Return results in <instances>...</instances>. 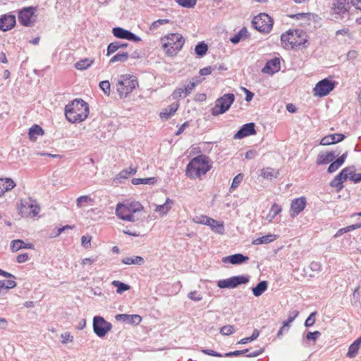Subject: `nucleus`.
Masks as SVG:
<instances>
[{
	"label": "nucleus",
	"mask_w": 361,
	"mask_h": 361,
	"mask_svg": "<svg viewBox=\"0 0 361 361\" xmlns=\"http://www.w3.org/2000/svg\"><path fill=\"white\" fill-rule=\"evenodd\" d=\"M89 105L82 99H75L65 106V116L72 123L85 121L89 115Z\"/></svg>",
	"instance_id": "nucleus-1"
},
{
	"label": "nucleus",
	"mask_w": 361,
	"mask_h": 361,
	"mask_svg": "<svg viewBox=\"0 0 361 361\" xmlns=\"http://www.w3.org/2000/svg\"><path fill=\"white\" fill-rule=\"evenodd\" d=\"M282 46L286 49H301L307 47V36L302 30H289L281 36Z\"/></svg>",
	"instance_id": "nucleus-2"
},
{
	"label": "nucleus",
	"mask_w": 361,
	"mask_h": 361,
	"mask_svg": "<svg viewBox=\"0 0 361 361\" xmlns=\"http://www.w3.org/2000/svg\"><path fill=\"white\" fill-rule=\"evenodd\" d=\"M209 162V159L206 155L195 157L186 166V176L190 178H200L210 170L211 166Z\"/></svg>",
	"instance_id": "nucleus-3"
},
{
	"label": "nucleus",
	"mask_w": 361,
	"mask_h": 361,
	"mask_svg": "<svg viewBox=\"0 0 361 361\" xmlns=\"http://www.w3.org/2000/svg\"><path fill=\"white\" fill-rule=\"evenodd\" d=\"M144 209V207L139 202L126 201L123 203L119 202L116 207V216L124 221L134 222L138 220L135 214Z\"/></svg>",
	"instance_id": "nucleus-4"
},
{
	"label": "nucleus",
	"mask_w": 361,
	"mask_h": 361,
	"mask_svg": "<svg viewBox=\"0 0 361 361\" xmlns=\"http://www.w3.org/2000/svg\"><path fill=\"white\" fill-rule=\"evenodd\" d=\"M162 47L166 54L169 56H176L181 50L185 39L179 33H171L161 39Z\"/></svg>",
	"instance_id": "nucleus-5"
},
{
	"label": "nucleus",
	"mask_w": 361,
	"mask_h": 361,
	"mask_svg": "<svg viewBox=\"0 0 361 361\" xmlns=\"http://www.w3.org/2000/svg\"><path fill=\"white\" fill-rule=\"evenodd\" d=\"M117 91L121 97H126L138 85L137 80L133 75H121L117 82Z\"/></svg>",
	"instance_id": "nucleus-6"
},
{
	"label": "nucleus",
	"mask_w": 361,
	"mask_h": 361,
	"mask_svg": "<svg viewBox=\"0 0 361 361\" xmlns=\"http://www.w3.org/2000/svg\"><path fill=\"white\" fill-rule=\"evenodd\" d=\"M235 101V95L227 93L218 98L215 102V106L212 109L211 114L214 116L226 113Z\"/></svg>",
	"instance_id": "nucleus-7"
},
{
	"label": "nucleus",
	"mask_w": 361,
	"mask_h": 361,
	"mask_svg": "<svg viewBox=\"0 0 361 361\" xmlns=\"http://www.w3.org/2000/svg\"><path fill=\"white\" fill-rule=\"evenodd\" d=\"M273 20L267 13H260L252 20L253 27L263 33H269L273 27Z\"/></svg>",
	"instance_id": "nucleus-8"
},
{
	"label": "nucleus",
	"mask_w": 361,
	"mask_h": 361,
	"mask_svg": "<svg viewBox=\"0 0 361 361\" xmlns=\"http://www.w3.org/2000/svg\"><path fill=\"white\" fill-rule=\"evenodd\" d=\"M337 82L329 78L319 81L313 89V94L316 97H323L328 95L336 87Z\"/></svg>",
	"instance_id": "nucleus-9"
},
{
	"label": "nucleus",
	"mask_w": 361,
	"mask_h": 361,
	"mask_svg": "<svg viewBox=\"0 0 361 361\" xmlns=\"http://www.w3.org/2000/svg\"><path fill=\"white\" fill-rule=\"evenodd\" d=\"M250 281L247 275L234 276L226 279L219 280L217 286L219 288H235L240 285L247 284Z\"/></svg>",
	"instance_id": "nucleus-10"
},
{
	"label": "nucleus",
	"mask_w": 361,
	"mask_h": 361,
	"mask_svg": "<svg viewBox=\"0 0 361 361\" xmlns=\"http://www.w3.org/2000/svg\"><path fill=\"white\" fill-rule=\"evenodd\" d=\"M37 7L28 6L25 7L18 12V20L23 25L26 27L31 26L36 21Z\"/></svg>",
	"instance_id": "nucleus-11"
},
{
	"label": "nucleus",
	"mask_w": 361,
	"mask_h": 361,
	"mask_svg": "<svg viewBox=\"0 0 361 361\" xmlns=\"http://www.w3.org/2000/svg\"><path fill=\"white\" fill-rule=\"evenodd\" d=\"M92 326L94 333L99 338H104L112 328L111 324L101 316L94 317Z\"/></svg>",
	"instance_id": "nucleus-12"
},
{
	"label": "nucleus",
	"mask_w": 361,
	"mask_h": 361,
	"mask_svg": "<svg viewBox=\"0 0 361 361\" xmlns=\"http://www.w3.org/2000/svg\"><path fill=\"white\" fill-rule=\"evenodd\" d=\"M39 210V206L35 201L30 199L25 202H21L19 208V212L23 216L35 217L38 214Z\"/></svg>",
	"instance_id": "nucleus-13"
},
{
	"label": "nucleus",
	"mask_w": 361,
	"mask_h": 361,
	"mask_svg": "<svg viewBox=\"0 0 361 361\" xmlns=\"http://www.w3.org/2000/svg\"><path fill=\"white\" fill-rule=\"evenodd\" d=\"M307 204V200L305 197H300L294 199L291 202L290 215L294 218L304 210Z\"/></svg>",
	"instance_id": "nucleus-14"
},
{
	"label": "nucleus",
	"mask_w": 361,
	"mask_h": 361,
	"mask_svg": "<svg viewBox=\"0 0 361 361\" xmlns=\"http://www.w3.org/2000/svg\"><path fill=\"white\" fill-rule=\"evenodd\" d=\"M255 123H247L243 125L240 128L234 135L233 138L235 140H240L247 136L256 135Z\"/></svg>",
	"instance_id": "nucleus-15"
},
{
	"label": "nucleus",
	"mask_w": 361,
	"mask_h": 361,
	"mask_svg": "<svg viewBox=\"0 0 361 361\" xmlns=\"http://www.w3.org/2000/svg\"><path fill=\"white\" fill-rule=\"evenodd\" d=\"M16 23V16L12 14H4L0 16V30H11Z\"/></svg>",
	"instance_id": "nucleus-16"
},
{
	"label": "nucleus",
	"mask_w": 361,
	"mask_h": 361,
	"mask_svg": "<svg viewBox=\"0 0 361 361\" xmlns=\"http://www.w3.org/2000/svg\"><path fill=\"white\" fill-rule=\"evenodd\" d=\"M280 69V59L278 57H275L267 61L265 66L262 69V72L263 73L273 75L276 73H278Z\"/></svg>",
	"instance_id": "nucleus-17"
},
{
	"label": "nucleus",
	"mask_w": 361,
	"mask_h": 361,
	"mask_svg": "<svg viewBox=\"0 0 361 361\" xmlns=\"http://www.w3.org/2000/svg\"><path fill=\"white\" fill-rule=\"evenodd\" d=\"M249 260V257L241 253H237L228 255L222 258V262L225 264L230 263L231 264H242Z\"/></svg>",
	"instance_id": "nucleus-18"
},
{
	"label": "nucleus",
	"mask_w": 361,
	"mask_h": 361,
	"mask_svg": "<svg viewBox=\"0 0 361 361\" xmlns=\"http://www.w3.org/2000/svg\"><path fill=\"white\" fill-rule=\"evenodd\" d=\"M340 152L338 150L329 151L326 154L320 152L317 156L316 163L317 165L327 164L331 162L335 159L336 156H338Z\"/></svg>",
	"instance_id": "nucleus-19"
},
{
	"label": "nucleus",
	"mask_w": 361,
	"mask_h": 361,
	"mask_svg": "<svg viewBox=\"0 0 361 361\" xmlns=\"http://www.w3.org/2000/svg\"><path fill=\"white\" fill-rule=\"evenodd\" d=\"M115 319L133 325H138L142 322V317L138 314H118Z\"/></svg>",
	"instance_id": "nucleus-20"
},
{
	"label": "nucleus",
	"mask_w": 361,
	"mask_h": 361,
	"mask_svg": "<svg viewBox=\"0 0 361 361\" xmlns=\"http://www.w3.org/2000/svg\"><path fill=\"white\" fill-rule=\"evenodd\" d=\"M345 135L342 133H334L324 137L321 141L322 145H330L343 141L345 139Z\"/></svg>",
	"instance_id": "nucleus-21"
},
{
	"label": "nucleus",
	"mask_w": 361,
	"mask_h": 361,
	"mask_svg": "<svg viewBox=\"0 0 361 361\" xmlns=\"http://www.w3.org/2000/svg\"><path fill=\"white\" fill-rule=\"evenodd\" d=\"M34 245L32 243H25L20 239L12 240L11 243V250L13 252H16L20 249H34Z\"/></svg>",
	"instance_id": "nucleus-22"
},
{
	"label": "nucleus",
	"mask_w": 361,
	"mask_h": 361,
	"mask_svg": "<svg viewBox=\"0 0 361 361\" xmlns=\"http://www.w3.org/2000/svg\"><path fill=\"white\" fill-rule=\"evenodd\" d=\"M202 80H203V79H201L198 76L193 77L188 84H185L183 87V88L184 90L183 97H185L188 96L192 92V91L195 89V87L198 84H200Z\"/></svg>",
	"instance_id": "nucleus-23"
},
{
	"label": "nucleus",
	"mask_w": 361,
	"mask_h": 361,
	"mask_svg": "<svg viewBox=\"0 0 361 361\" xmlns=\"http://www.w3.org/2000/svg\"><path fill=\"white\" fill-rule=\"evenodd\" d=\"M173 204L174 201L168 197L163 204L157 205L154 211L162 216L166 215L171 209Z\"/></svg>",
	"instance_id": "nucleus-24"
},
{
	"label": "nucleus",
	"mask_w": 361,
	"mask_h": 361,
	"mask_svg": "<svg viewBox=\"0 0 361 361\" xmlns=\"http://www.w3.org/2000/svg\"><path fill=\"white\" fill-rule=\"evenodd\" d=\"M16 183L9 178H0V197L6 191L14 188Z\"/></svg>",
	"instance_id": "nucleus-25"
},
{
	"label": "nucleus",
	"mask_w": 361,
	"mask_h": 361,
	"mask_svg": "<svg viewBox=\"0 0 361 361\" xmlns=\"http://www.w3.org/2000/svg\"><path fill=\"white\" fill-rule=\"evenodd\" d=\"M347 0H334L332 9L337 14H343L347 12Z\"/></svg>",
	"instance_id": "nucleus-26"
},
{
	"label": "nucleus",
	"mask_w": 361,
	"mask_h": 361,
	"mask_svg": "<svg viewBox=\"0 0 361 361\" xmlns=\"http://www.w3.org/2000/svg\"><path fill=\"white\" fill-rule=\"evenodd\" d=\"M178 104L173 103L160 113L161 119L168 120L178 109Z\"/></svg>",
	"instance_id": "nucleus-27"
},
{
	"label": "nucleus",
	"mask_w": 361,
	"mask_h": 361,
	"mask_svg": "<svg viewBox=\"0 0 361 361\" xmlns=\"http://www.w3.org/2000/svg\"><path fill=\"white\" fill-rule=\"evenodd\" d=\"M267 288L268 282L267 281H262L252 288V293L255 297H259L267 290Z\"/></svg>",
	"instance_id": "nucleus-28"
},
{
	"label": "nucleus",
	"mask_w": 361,
	"mask_h": 361,
	"mask_svg": "<svg viewBox=\"0 0 361 361\" xmlns=\"http://www.w3.org/2000/svg\"><path fill=\"white\" fill-rule=\"evenodd\" d=\"M128 46L127 43L121 42H114L110 43L107 47V56H110L114 54L119 49H124Z\"/></svg>",
	"instance_id": "nucleus-29"
},
{
	"label": "nucleus",
	"mask_w": 361,
	"mask_h": 361,
	"mask_svg": "<svg viewBox=\"0 0 361 361\" xmlns=\"http://www.w3.org/2000/svg\"><path fill=\"white\" fill-rule=\"evenodd\" d=\"M121 262L128 265H142L145 263V259L140 256L126 257L122 259Z\"/></svg>",
	"instance_id": "nucleus-30"
},
{
	"label": "nucleus",
	"mask_w": 361,
	"mask_h": 361,
	"mask_svg": "<svg viewBox=\"0 0 361 361\" xmlns=\"http://www.w3.org/2000/svg\"><path fill=\"white\" fill-rule=\"evenodd\" d=\"M277 238L278 236L276 235L268 234L253 240L252 243L253 245L267 244L274 241Z\"/></svg>",
	"instance_id": "nucleus-31"
},
{
	"label": "nucleus",
	"mask_w": 361,
	"mask_h": 361,
	"mask_svg": "<svg viewBox=\"0 0 361 361\" xmlns=\"http://www.w3.org/2000/svg\"><path fill=\"white\" fill-rule=\"evenodd\" d=\"M44 134V130L37 124L33 125L28 131V136L30 140H36L38 135Z\"/></svg>",
	"instance_id": "nucleus-32"
},
{
	"label": "nucleus",
	"mask_w": 361,
	"mask_h": 361,
	"mask_svg": "<svg viewBox=\"0 0 361 361\" xmlns=\"http://www.w3.org/2000/svg\"><path fill=\"white\" fill-rule=\"evenodd\" d=\"M14 279H15L0 281V293L1 295L5 293V290H8L16 286V282Z\"/></svg>",
	"instance_id": "nucleus-33"
},
{
	"label": "nucleus",
	"mask_w": 361,
	"mask_h": 361,
	"mask_svg": "<svg viewBox=\"0 0 361 361\" xmlns=\"http://www.w3.org/2000/svg\"><path fill=\"white\" fill-rule=\"evenodd\" d=\"M94 61V59L85 58L75 63V67L78 70H86L93 64Z\"/></svg>",
	"instance_id": "nucleus-34"
},
{
	"label": "nucleus",
	"mask_w": 361,
	"mask_h": 361,
	"mask_svg": "<svg viewBox=\"0 0 361 361\" xmlns=\"http://www.w3.org/2000/svg\"><path fill=\"white\" fill-rule=\"evenodd\" d=\"M290 18H295L297 20L305 18L307 20H312L314 22H317V19L319 18L317 15L310 13H299L297 14L291 15Z\"/></svg>",
	"instance_id": "nucleus-35"
},
{
	"label": "nucleus",
	"mask_w": 361,
	"mask_h": 361,
	"mask_svg": "<svg viewBox=\"0 0 361 361\" xmlns=\"http://www.w3.org/2000/svg\"><path fill=\"white\" fill-rule=\"evenodd\" d=\"M247 32H248L247 28L244 27L242 29H240V30H239L233 37H231L230 41L233 44H236L239 43L243 37H246Z\"/></svg>",
	"instance_id": "nucleus-36"
},
{
	"label": "nucleus",
	"mask_w": 361,
	"mask_h": 361,
	"mask_svg": "<svg viewBox=\"0 0 361 361\" xmlns=\"http://www.w3.org/2000/svg\"><path fill=\"white\" fill-rule=\"evenodd\" d=\"M345 180L338 174L330 182L329 185L332 188H335L337 192H340L343 188V183Z\"/></svg>",
	"instance_id": "nucleus-37"
},
{
	"label": "nucleus",
	"mask_w": 361,
	"mask_h": 361,
	"mask_svg": "<svg viewBox=\"0 0 361 361\" xmlns=\"http://www.w3.org/2000/svg\"><path fill=\"white\" fill-rule=\"evenodd\" d=\"M128 32H129V30H126L121 27H114L112 30L113 35L116 37L119 38V39H126Z\"/></svg>",
	"instance_id": "nucleus-38"
},
{
	"label": "nucleus",
	"mask_w": 361,
	"mask_h": 361,
	"mask_svg": "<svg viewBox=\"0 0 361 361\" xmlns=\"http://www.w3.org/2000/svg\"><path fill=\"white\" fill-rule=\"evenodd\" d=\"M208 51V46L207 44L204 42H199L195 48V53L200 56L202 57L204 56Z\"/></svg>",
	"instance_id": "nucleus-39"
},
{
	"label": "nucleus",
	"mask_w": 361,
	"mask_h": 361,
	"mask_svg": "<svg viewBox=\"0 0 361 361\" xmlns=\"http://www.w3.org/2000/svg\"><path fill=\"white\" fill-rule=\"evenodd\" d=\"M214 222L215 223L211 222L210 224L207 226H209L214 232L219 234H224L225 229L223 222H219L215 219Z\"/></svg>",
	"instance_id": "nucleus-40"
},
{
	"label": "nucleus",
	"mask_w": 361,
	"mask_h": 361,
	"mask_svg": "<svg viewBox=\"0 0 361 361\" xmlns=\"http://www.w3.org/2000/svg\"><path fill=\"white\" fill-rule=\"evenodd\" d=\"M112 285L117 288L116 292L119 294H121L130 288L129 285L119 281H113Z\"/></svg>",
	"instance_id": "nucleus-41"
},
{
	"label": "nucleus",
	"mask_w": 361,
	"mask_h": 361,
	"mask_svg": "<svg viewBox=\"0 0 361 361\" xmlns=\"http://www.w3.org/2000/svg\"><path fill=\"white\" fill-rule=\"evenodd\" d=\"M131 182L133 185H139V184L153 185L156 182V178H133Z\"/></svg>",
	"instance_id": "nucleus-42"
},
{
	"label": "nucleus",
	"mask_w": 361,
	"mask_h": 361,
	"mask_svg": "<svg viewBox=\"0 0 361 361\" xmlns=\"http://www.w3.org/2000/svg\"><path fill=\"white\" fill-rule=\"evenodd\" d=\"M281 212V207L274 203L269 211V214L267 216V219L271 221L272 219Z\"/></svg>",
	"instance_id": "nucleus-43"
},
{
	"label": "nucleus",
	"mask_w": 361,
	"mask_h": 361,
	"mask_svg": "<svg viewBox=\"0 0 361 361\" xmlns=\"http://www.w3.org/2000/svg\"><path fill=\"white\" fill-rule=\"evenodd\" d=\"M137 172L136 168L130 167L122 170L118 175V178L121 179H127L129 176L135 174Z\"/></svg>",
	"instance_id": "nucleus-44"
},
{
	"label": "nucleus",
	"mask_w": 361,
	"mask_h": 361,
	"mask_svg": "<svg viewBox=\"0 0 361 361\" xmlns=\"http://www.w3.org/2000/svg\"><path fill=\"white\" fill-rule=\"evenodd\" d=\"M298 314L299 312L295 310L289 312L288 319L283 322V326H287L286 331H288V328L290 327V324L295 319Z\"/></svg>",
	"instance_id": "nucleus-45"
},
{
	"label": "nucleus",
	"mask_w": 361,
	"mask_h": 361,
	"mask_svg": "<svg viewBox=\"0 0 361 361\" xmlns=\"http://www.w3.org/2000/svg\"><path fill=\"white\" fill-rule=\"evenodd\" d=\"M128 52H123V53H118L116 55H114L109 61L111 63H115V62H125L128 59Z\"/></svg>",
	"instance_id": "nucleus-46"
},
{
	"label": "nucleus",
	"mask_w": 361,
	"mask_h": 361,
	"mask_svg": "<svg viewBox=\"0 0 361 361\" xmlns=\"http://www.w3.org/2000/svg\"><path fill=\"white\" fill-rule=\"evenodd\" d=\"M193 221L197 224H200L202 225H208L210 224V223H215L214 219L212 218H210L207 216H195L193 219Z\"/></svg>",
	"instance_id": "nucleus-47"
},
{
	"label": "nucleus",
	"mask_w": 361,
	"mask_h": 361,
	"mask_svg": "<svg viewBox=\"0 0 361 361\" xmlns=\"http://www.w3.org/2000/svg\"><path fill=\"white\" fill-rule=\"evenodd\" d=\"M359 349L360 348L357 344L353 343L348 348L346 356L350 358L355 357L357 355Z\"/></svg>",
	"instance_id": "nucleus-48"
},
{
	"label": "nucleus",
	"mask_w": 361,
	"mask_h": 361,
	"mask_svg": "<svg viewBox=\"0 0 361 361\" xmlns=\"http://www.w3.org/2000/svg\"><path fill=\"white\" fill-rule=\"evenodd\" d=\"M243 175L242 173H239L237 176H235L233 179L231 186L230 187V192L236 189L239 186L240 183L243 181Z\"/></svg>",
	"instance_id": "nucleus-49"
},
{
	"label": "nucleus",
	"mask_w": 361,
	"mask_h": 361,
	"mask_svg": "<svg viewBox=\"0 0 361 361\" xmlns=\"http://www.w3.org/2000/svg\"><path fill=\"white\" fill-rule=\"evenodd\" d=\"M176 2L184 8H193L197 3V0H176Z\"/></svg>",
	"instance_id": "nucleus-50"
},
{
	"label": "nucleus",
	"mask_w": 361,
	"mask_h": 361,
	"mask_svg": "<svg viewBox=\"0 0 361 361\" xmlns=\"http://www.w3.org/2000/svg\"><path fill=\"white\" fill-rule=\"evenodd\" d=\"M99 87L103 91V92L109 96L110 94V82L108 80H103L99 82Z\"/></svg>",
	"instance_id": "nucleus-51"
},
{
	"label": "nucleus",
	"mask_w": 361,
	"mask_h": 361,
	"mask_svg": "<svg viewBox=\"0 0 361 361\" xmlns=\"http://www.w3.org/2000/svg\"><path fill=\"white\" fill-rule=\"evenodd\" d=\"M235 331L233 325H226L221 328L220 333L225 336H229L232 334Z\"/></svg>",
	"instance_id": "nucleus-52"
},
{
	"label": "nucleus",
	"mask_w": 361,
	"mask_h": 361,
	"mask_svg": "<svg viewBox=\"0 0 361 361\" xmlns=\"http://www.w3.org/2000/svg\"><path fill=\"white\" fill-rule=\"evenodd\" d=\"M354 170V166L345 167L341 170L338 175L344 180H346L348 178V173Z\"/></svg>",
	"instance_id": "nucleus-53"
},
{
	"label": "nucleus",
	"mask_w": 361,
	"mask_h": 361,
	"mask_svg": "<svg viewBox=\"0 0 361 361\" xmlns=\"http://www.w3.org/2000/svg\"><path fill=\"white\" fill-rule=\"evenodd\" d=\"M321 336V332L319 331H315L313 332L309 331L306 334V339L310 341L315 342L317 339Z\"/></svg>",
	"instance_id": "nucleus-54"
},
{
	"label": "nucleus",
	"mask_w": 361,
	"mask_h": 361,
	"mask_svg": "<svg viewBox=\"0 0 361 361\" xmlns=\"http://www.w3.org/2000/svg\"><path fill=\"white\" fill-rule=\"evenodd\" d=\"M262 176L267 178H272L276 177V174L274 170L271 168L263 169L262 171Z\"/></svg>",
	"instance_id": "nucleus-55"
},
{
	"label": "nucleus",
	"mask_w": 361,
	"mask_h": 361,
	"mask_svg": "<svg viewBox=\"0 0 361 361\" xmlns=\"http://www.w3.org/2000/svg\"><path fill=\"white\" fill-rule=\"evenodd\" d=\"M169 23V20L168 19H159L154 22H153L150 25V30H154L157 29L160 25L166 24Z\"/></svg>",
	"instance_id": "nucleus-56"
},
{
	"label": "nucleus",
	"mask_w": 361,
	"mask_h": 361,
	"mask_svg": "<svg viewBox=\"0 0 361 361\" xmlns=\"http://www.w3.org/2000/svg\"><path fill=\"white\" fill-rule=\"evenodd\" d=\"M316 314H317L316 312H312L309 315V317L306 319V320L305 322V326L306 327H310V326L314 325V324L315 323V315H316Z\"/></svg>",
	"instance_id": "nucleus-57"
},
{
	"label": "nucleus",
	"mask_w": 361,
	"mask_h": 361,
	"mask_svg": "<svg viewBox=\"0 0 361 361\" xmlns=\"http://www.w3.org/2000/svg\"><path fill=\"white\" fill-rule=\"evenodd\" d=\"M91 198L87 195L80 196L76 200V204L78 207H82L84 203L91 201Z\"/></svg>",
	"instance_id": "nucleus-58"
},
{
	"label": "nucleus",
	"mask_w": 361,
	"mask_h": 361,
	"mask_svg": "<svg viewBox=\"0 0 361 361\" xmlns=\"http://www.w3.org/2000/svg\"><path fill=\"white\" fill-rule=\"evenodd\" d=\"M216 69V66H209L200 70V75H208L211 74L214 70Z\"/></svg>",
	"instance_id": "nucleus-59"
},
{
	"label": "nucleus",
	"mask_w": 361,
	"mask_h": 361,
	"mask_svg": "<svg viewBox=\"0 0 361 361\" xmlns=\"http://www.w3.org/2000/svg\"><path fill=\"white\" fill-rule=\"evenodd\" d=\"M188 298L190 300L198 302L202 299V295L197 291H191L188 294Z\"/></svg>",
	"instance_id": "nucleus-60"
},
{
	"label": "nucleus",
	"mask_w": 361,
	"mask_h": 361,
	"mask_svg": "<svg viewBox=\"0 0 361 361\" xmlns=\"http://www.w3.org/2000/svg\"><path fill=\"white\" fill-rule=\"evenodd\" d=\"M201 352L205 355H211V356L219 357H223L222 354H221L218 352H216L213 350H210V349H202Z\"/></svg>",
	"instance_id": "nucleus-61"
},
{
	"label": "nucleus",
	"mask_w": 361,
	"mask_h": 361,
	"mask_svg": "<svg viewBox=\"0 0 361 361\" xmlns=\"http://www.w3.org/2000/svg\"><path fill=\"white\" fill-rule=\"evenodd\" d=\"M183 95H184V90L183 87L176 89L172 94L173 98L175 99L180 98V97H184Z\"/></svg>",
	"instance_id": "nucleus-62"
},
{
	"label": "nucleus",
	"mask_w": 361,
	"mask_h": 361,
	"mask_svg": "<svg viewBox=\"0 0 361 361\" xmlns=\"http://www.w3.org/2000/svg\"><path fill=\"white\" fill-rule=\"evenodd\" d=\"M81 243L84 247H85V248L90 247L91 245V237L83 235L81 238Z\"/></svg>",
	"instance_id": "nucleus-63"
},
{
	"label": "nucleus",
	"mask_w": 361,
	"mask_h": 361,
	"mask_svg": "<svg viewBox=\"0 0 361 361\" xmlns=\"http://www.w3.org/2000/svg\"><path fill=\"white\" fill-rule=\"evenodd\" d=\"M348 157V152L343 153L341 156L335 160V162L341 167L345 162Z\"/></svg>",
	"instance_id": "nucleus-64"
}]
</instances>
